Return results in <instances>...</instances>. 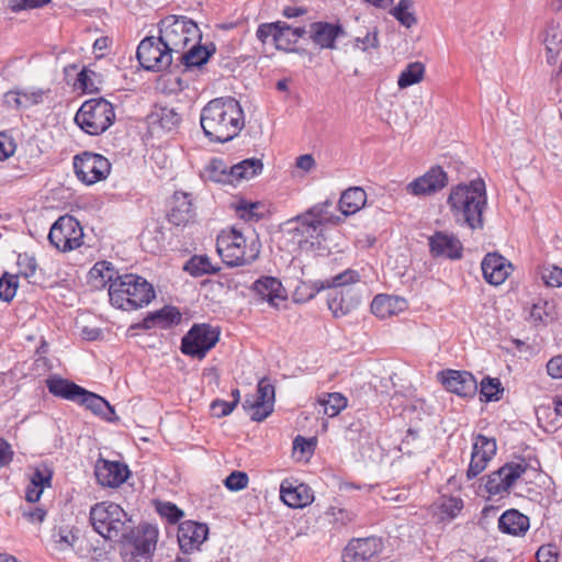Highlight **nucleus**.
<instances>
[{"mask_svg": "<svg viewBox=\"0 0 562 562\" xmlns=\"http://www.w3.org/2000/svg\"><path fill=\"white\" fill-rule=\"evenodd\" d=\"M200 124L211 143H226L245 127V113L235 98H215L202 108Z\"/></svg>", "mask_w": 562, "mask_h": 562, "instance_id": "obj_1", "label": "nucleus"}, {"mask_svg": "<svg viewBox=\"0 0 562 562\" xmlns=\"http://www.w3.org/2000/svg\"><path fill=\"white\" fill-rule=\"evenodd\" d=\"M447 205L454 223L471 231L484 228V213L487 209L485 182L475 179L459 183L450 189Z\"/></svg>", "mask_w": 562, "mask_h": 562, "instance_id": "obj_2", "label": "nucleus"}, {"mask_svg": "<svg viewBox=\"0 0 562 562\" xmlns=\"http://www.w3.org/2000/svg\"><path fill=\"white\" fill-rule=\"evenodd\" d=\"M108 292L111 305L123 311L142 308L156 297L153 284L134 273L116 274Z\"/></svg>", "mask_w": 562, "mask_h": 562, "instance_id": "obj_3", "label": "nucleus"}, {"mask_svg": "<svg viewBox=\"0 0 562 562\" xmlns=\"http://www.w3.org/2000/svg\"><path fill=\"white\" fill-rule=\"evenodd\" d=\"M216 250L227 267L248 266L258 259L261 243L255 233L246 235L233 227L217 237Z\"/></svg>", "mask_w": 562, "mask_h": 562, "instance_id": "obj_4", "label": "nucleus"}, {"mask_svg": "<svg viewBox=\"0 0 562 562\" xmlns=\"http://www.w3.org/2000/svg\"><path fill=\"white\" fill-rule=\"evenodd\" d=\"M93 529L104 539L122 542L133 538V521L115 503H98L90 510Z\"/></svg>", "mask_w": 562, "mask_h": 562, "instance_id": "obj_5", "label": "nucleus"}, {"mask_svg": "<svg viewBox=\"0 0 562 562\" xmlns=\"http://www.w3.org/2000/svg\"><path fill=\"white\" fill-rule=\"evenodd\" d=\"M114 108L103 98L83 102L74 117L78 127L89 135L104 133L114 123Z\"/></svg>", "mask_w": 562, "mask_h": 562, "instance_id": "obj_6", "label": "nucleus"}, {"mask_svg": "<svg viewBox=\"0 0 562 562\" xmlns=\"http://www.w3.org/2000/svg\"><path fill=\"white\" fill-rule=\"evenodd\" d=\"M159 37L171 53H180L189 43L200 38V30L186 16L169 15L160 21Z\"/></svg>", "mask_w": 562, "mask_h": 562, "instance_id": "obj_7", "label": "nucleus"}, {"mask_svg": "<svg viewBox=\"0 0 562 562\" xmlns=\"http://www.w3.org/2000/svg\"><path fill=\"white\" fill-rule=\"evenodd\" d=\"M218 327L206 323L194 324L181 339L180 350L183 355L202 360L220 340Z\"/></svg>", "mask_w": 562, "mask_h": 562, "instance_id": "obj_8", "label": "nucleus"}, {"mask_svg": "<svg viewBox=\"0 0 562 562\" xmlns=\"http://www.w3.org/2000/svg\"><path fill=\"white\" fill-rule=\"evenodd\" d=\"M289 223L295 224L292 228L293 238L296 240L301 250L318 254L327 250V247L324 245V226L321 225L317 220L301 213L290 220Z\"/></svg>", "mask_w": 562, "mask_h": 562, "instance_id": "obj_9", "label": "nucleus"}, {"mask_svg": "<svg viewBox=\"0 0 562 562\" xmlns=\"http://www.w3.org/2000/svg\"><path fill=\"white\" fill-rule=\"evenodd\" d=\"M72 168L82 183L94 184L110 175L111 164L100 154L85 151L75 156Z\"/></svg>", "mask_w": 562, "mask_h": 562, "instance_id": "obj_10", "label": "nucleus"}, {"mask_svg": "<svg viewBox=\"0 0 562 562\" xmlns=\"http://www.w3.org/2000/svg\"><path fill=\"white\" fill-rule=\"evenodd\" d=\"M142 67L150 71H162L172 64V53L165 47L160 37L144 38L136 52Z\"/></svg>", "mask_w": 562, "mask_h": 562, "instance_id": "obj_11", "label": "nucleus"}, {"mask_svg": "<svg viewBox=\"0 0 562 562\" xmlns=\"http://www.w3.org/2000/svg\"><path fill=\"white\" fill-rule=\"evenodd\" d=\"M276 391L268 378L259 380L256 396H246L241 406L249 413L251 420L262 422L271 415L274 407Z\"/></svg>", "mask_w": 562, "mask_h": 562, "instance_id": "obj_12", "label": "nucleus"}, {"mask_svg": "<svg viewBox=\"0 0 562 562\" xmlns=\"http://www.w3.org/2000/svg\"><path fill=\"white\" fill-rule=\"evenodd\" d=\"M528 463L525 460L520 462H507L498 470L486 475L485 490L490 495H503L509 493L516 481L526 473Z\"/></svg>", "mask_w": 562, "mask_h": 562, "instance_id": "obj_13", "label": "nucleus"}, {"mask_svg": "<svg viewBox=\"0 0 562 562\" xmlns=\"http://www.w3.org/2000/svg\"><path fill=\"white\" fill-rule=\"evenodd\" d=\"M496 451L495 438H490L482 434L474 435L471 459L465 472L467 480L471 481L477 477L487 468Z\"/></svg>", "mask_w": 562, "mask_h": 562, "instance_id": "obj_14", "label": "nucleus"}, {"mask_svg": "<svg viewBox=\"0 0 562 562\" xmlns=\"http://www.w3.org/2000/svg\"><path fill=\"white\" fill-rule=\"evenodd\" d=\"M428 247L434 259L459 260L463 256V245L452 233L436 231L428 237Z\"/></svg>", "mask_w": 562, "mask_h": 562, "instance_id": "obj_15", "label": "nucleus"}, {"mask_svg": "<svg viewBox=\"0 0 562 562\" xmlns=\"http://www.w3.org/2000/svg\"><path fill=\"white\" fill-rule=\"evenodd\" d=\"M383 550L382 540L378 537L352 539L342 552V562H372Z\"/></svg>", "mask_w": 562, "mask_h": 562, "instance_id": "obj_16", "label": "nucleus"}, {"mask_svg": "<svg viewBox=\"0 0 562 562\" xmlns=\"http://www.w3.org/2000/svg\"><path fill=\"white\" fill-rule=\"evenodd\" d=\"M437 376L451 393L462 397H472L476 394L477 382L471 372L448 369L440 371Z\"/></svg>", "mask_w": 562, "mask_h": 562, "instance_id": "obj_17", "label": "nucleus"}, {"mask_svg": "<svg viewBox=\"0 0 562 562\" xmlns=\"http://www.w3.org/2000/svg\"><path fill=\"white\" fill-rule=\"evenodd\" d=\"M209 527L206 524L186 520L178 527V542L183 553H192L207 539Z\"/></svg>", "mask_w": 562, "mask_h": 562, "instance_id": "obj_18", "label": "nucleus"}, {"mask_svg": "<svg viewBox=\"0 0 562 562\" xmlns=\"http://www.w3.org/2000/svg\"><path fill=\"white\" fill-rule=\"evenodd\" d=\"M448 183V176L439 166L430 168L424 176L407 184V192L419 196L436 193Z\"/></svg>", "mask_w": 562, "mask_h": 562, "instance_id": "obj_19", "label": "nucleus"}, {"mask_svg": "<svg viewBox=\"0 0 562 562\" xmlns=\"http://www.w3.org/2000/svg\"><path fill=\"white\" fill-rule=\"evenodd\" d=\"M72 402L85 407L97 416L112 420L114 408L102 396L89 392L82 386L72 382Z\"/></svg>", "mask_w": 562, "mask_h": 562, "instance_id": "obj_20", "label": "nucleus"}, {"mask_svg": "<svg viewBox=\"0 0 562 562\" xmlns=\"http://www.w3.org/2000/svg\"><path fill=\"white\" fill-rule=\"evenodd\" d=\"M195 211L189 193L175 192L170 202L168 221L176 226H186L193 222Z\"/></svg>", "mask_w": 562, "mask_h": 562, "instance_id": "obj_21", "label": "nucleus"}, {"mask_svg": "<svg viewBox=\"0 0 562 562\" xmlns=\"http://www.w3.org/2000/svg\"><path fill=\"white\" fill-rule=\"evenodd\" d=\"M481 269L486 282L499 285L510 274L512 265L503 256L493 252L483 258Z\"/></svg>", "mask_w": 562, "mask_h": 562, "instance_id": "obj_22", "label": "nucleus"}, {"mask_svg": "<svg viewBox=\"0 0 562 562\" xmlns=\"http://www.w3.org/2000/svg\"><path fill=\"white\" fill-rule=\"evenodd\" d=\"M280 497L292 508H302L314 501L313 491L306 484L284 480L280 485Z\"/></svg>", "mask_w": 562, "mask_h": 562, "instance_id": "obj_23", "label": "nucleus"}, {"mask_svg": "<svg viewBox=\"0 0 562 562\" xmlns=\"http://www.w3.org/2000/svg\"><path fill=\"white\" fill-rule=\"evenodd\" d=\"M128 467L119 461H103L95 468V477L99 484L108 487L122 485L130 476Z\"/></svg>", "mask_w": 562, "mask_h": 562, "instance_id": "obj_24", "label": "nucleus"}, {"mask_svg": "<svg viewBox=\"0 0 562 562\" xmlns=\"http://www.w3.org/2000/svg\"><path fill=\"white\" fill-rule=\"evenodd\" d=\"M48 93L49 90L34 87L9 91L4 95V102L8 105H14L16 109H29L42 104L48 98Z\"/></svg>", "mask_w": 562, "mask_h": 562, "instance_id": "obj_25", "label": "nucleus"}, {"mask_svg": "<svg viewBox=\"0 0 562 562\" xmlns=\"http://www.w3.org/2000/svg\"><path fill=\"white\" fill-rule=\"evenodd\" d=\"M252 290L261 300L267 301L271 306L277 307L281 301L286 299V292L281 283L274 277H262L258 279Z\"/></svg>", "mask_w": 562, "mask_h": 562, "instance_id": "obj_26", "label": "nucleus"}, {"mask_svg": "<svg viewBox=\"0 0 562 562\" xmlns=\"http://www.w3.org/2000/svg\"><path fill=\"white\" fill-rule=\"evenodd\" d=\"M181 319L180 312L173 306H165L156 312L148 313L142 323L137 324L138 328H168L173 324H178Z\"/></svg>", "mask_w": 562, "mask_h": 562, "instance_id": "obj_27", "label": "nucleus"}, {"mask_svg": "<svg viewBox=\"0 0 562 562\" xmlns=\"http://www.w3.org/2000/svg\"><path fill=\"white\" fill-rule=\"evenodd\" d=\"M311 40L319 48H335L337 37L342 33L340 25L327 22H315L311 24Z\"/></svg>", "mask_w": 562, "mask_h": 562, "instance_id": "obj_28", "label": "nucleus"}, {"mask_svg": "<svg viewBox=\"0 0 562 562\" xmlns=\"http://www.w3.org/2000/svg\"><path fill=\"white\" fill-rule=\"evenodd\" d=\"M48 241L59 251L70 250V214L59 216L52 225Z\"/></svg>", "mask_w": 562, "mask_h": 562, "instance_id": "obj_29", "label": "nucleus"}, {"mask_svg": "<svg viewBox=\"0 0 562 562\" xmlns=\"http://www.w3.org/2000/svg\"><path fill=\"white\" fill-rule=\"evenodd\" d=\"M53 473L47 467H38L30 476V484L25 491V499L29 503L40 501L44 488L49 487L52 483Z\"/></svg>", "mask_w": 562, "mask_h": 562, "instance_id": "obj_30", "label": "nucleus"}, {"mask_svg": "<svg viewBox=\"0 0 562 562\" xmlns=\"http://www.w3.org/2000/svg\"><path fill=\"white\" fill-rule=\"evenodd\" d=\"M529 528V518L516 509L503 513L498 519V529L503 533L521 536Z\"/></svg>", "mask_w": 562, "mask_h": 562, "instance_id": "obj_31", "label": "nucleus"}, {"mask_svg": "<svg viewBox=\"0 0 562 562\" xmlns=\"http://www.w3.org/2000/svg\"><path fill=\"white\" fill-rule=\"evenodd\" d=\"M406 301L404 299L387 294L376 295L371 303V312L379 318L384 319L398 311L404 310Z\"/></svg>", "mask_w": 562, "mask_h": 562, "instance_id": "obj_32", "label": "nucleus"}, {"mask_svg": "<svg viewBox=\"0 0 562 562\" xmlns=\"http://www.w3.org/2000/svg\"><path fill=\"white\" fill-rule=\"evenodd\" d=\"M367 202V193L360 187L345 190L339 199V210L344 215H352L361 210Z\"/></svg>", "mask_w": 562, "mask_h": 562, "instance_id": "obj_33", "label": "nucleus"}, {"mask_svg": "<svg viewBox=\"0 0 562 562\" xmlns=\"http://www.w3.org/2000/svg\"><path fill=\"white\" fill-rule=\"evenodd\" d=\"M119 274L111 262L99 261L88 272V283L93 289H102L108 283L109 285L115 280V276Z\"/></svg>", "mask_w": 562, "mask_h": 562, "instance_id": "obj_34", "label": "nucleus"}, {"mask_svg": "<svg viewBox=\"0 0 562 562\" xmlns=\"http://www.w3.org/2000/svg\"><path fill=\"white\" fill-rule=\"evenodd\" d=\"M133 542L135 553L142 557H148L156 548L157 530L150 525L142 526V536L135 537L131 540H123L122 542Z\"/></svg>", "mask_w": 562, "mask_h": 562, "instance_id": "obj_35", "label": "nucleus"}, {"mask_svg": "<svg viewBox=\"0 0 562 562\" xmlns=\"http://www.w3.org/2000/svg\"><path fill=\"white\" fill-rule=\"evenodd\" d=\"M214 53L215 47L213 44L210 47L194 44L187 53L181 54L180 59L188 68L201 67L207 63Z\"/></svg>", "mask_w": 562, "mask_h": 562, "instance_id": "obj_36", "label": "nucleus"}, {"mask_svg": "<svg viewBox=\"0 0 562 562\" xmlns=\"http://www.w3.org/2000/svg\"><path fill=\"white\" fill-rule=\"evenodd\" d=\"M70 528L67 525L54 527L47 540V549L52 554L65 553L70 546Z\"/></svg>", "mask_w": 562, "mask_h": 562, "instance_id": "obj_37", "label": "nucleus"}, {"mask_svg": "<svg viewBox=\"0 0 562 562\" xmlns=\"http://www.w3.org/2000/svg\"><path fill=\"white\" fill-rule=\"evenodd\" d=\"M263 164L258 158H248L234 166H231V175H233L234 182L243 179H251L261 173Z\"/></svg>", "mask_w": 562, "mask_h": 562, "instance_id": "obj_38", "label": "nucleus"}, {"mask_svg": "<svg viewBox=\"0 0 562 562\" xmlns=\"http://www.w3.org/2000/svg\"><path fill=\"white\" fill-rule=\"evenodd\" d=\"M184 270L192 277H202L204 274H215L221 268L214 266L206 255H195L184 265Z\"/></svg>", "mask_w": 562, "mask_h": 562, "instance_id": "obj_39", "label": "nucleus"}, {"mask_svg": "<svg viewBox=\"0 0 562 562\" xmlns=\"http://www.w3.org/2000/svg\"><path fill=\"white\" fill-rule=\"evenodd\" d=\"M327 304L334 317L339 318L349 314L358 302L347 299L342 292H334L328 295Z\"/></svg>", "mask_w": 562, "mask_h": 562, "instance_id": "obj_40", "label": "nucleus"}, {"mask_svg": "<svg viewBox=\"0 0 562 562\" xmlns=\"http://www.w3.org/2000/svg\"><path fill=\"white\" fill-rule=\"evenodd\" d=\"M318 404L328 417L337 416L347 407V398L340 393H326L318 398Z\"/></svg>", "mask_w": 562, "mask_h": 562, "instance_id": "obj_41", "label": "nucleus"}, {"mask_svg": "<svg viewBox=\"0 0 562 562\" xmlns=\"http://www.w3.org/2000/svg\"><path fill=\"white\" fill-rule=\"evenodd\" d=\"M153 117L162 130L168 132L176 130L181 123V115L175 109L167 106L156 109Z\"/></svg>", "mask_w": 562, "mask_h": 562, "instance_id": "obj_42", "label": "nucleus"}, {"mask_svg": "<svg viewBox=\"0 0 562 562\" xmlns=\"http://www.w3.org/2000/svg\"><path fill=\"white\" fill-rule=\"evenodd\" d=\"M206 175L211 181L218 183H234L233 175H231V167H228L222 159L213 158L206 167Z\"/></svg>", "mask_w": 562, "mask_h": 562, "instance_id": "obj_43", "label": "nucleus"}, {"mask_svg": "<svg viewBox=\"0 0 562 562\" xmlns=\"http://www.w3.org/2000/svg\"><path fill=\"white\" fill-rule=\"evenodd\" d=\"M425 66L419 61L411 63L401 72L397 85L401 89H405L423 80Z\"/></svg>", "mask_w": 562, "mask_h": 562, "instance_id": "obj_44", "label": "nucleus"}, {"mask_svg": "<svg viewBox=\"0 0 562 562\" xmlns=\"http://www.w3.org/2000/svg\"><path fill=\"white\" fill-rule=\"evenodd\" d=\"M99 76L94 71L85 67L78 74L72 88L80 90L82 93H92L99 90Z\"/></svg>", "mask_w": 562, "mask_h": 562, "instance_id": "obj_45", "label": "nucleus"}, {"mask_svg": "<svg viewBox=\"0 0 562 562\" xmlns=\"http://www.w3.org/2000/svg\"><path fill=\"white\" fill-rule=\"evenodd\" d=\"M463 508V501L460 497L457 496H443L441 497L438 509H439V517L441 520L448 519H454L461 509Z\"/></svg>", "mask_w": 562, "mask_h": 562, "instance_id": "obj_46", "label": "nucleus"}, {"mask_svg": "<svg viewBox=\"0 0 562 562\" xmlns=\"http://www.w3.org/2000/svg\"><path fill=\"white\" fill-rule=\"evenodd\" d=\"M326 289L323 281L301 282L293 292V300L296 303H305L315 297V295Z\"/></svg>", "mask_w": 562, "mask_h": 562, "instance_id": "obj_47", "label": "nucleus"}, {"mask_svg": "<svg viewBox=\"0 0 562 562\" xmlns=\"http://www.w3.org/2000/svg\"><path fill=\"white\" fill-rule=\"evenodd\" d=\"M331 205V201L326 200L325 202L311 206L303 213L311 218L317 220L321 225L325 226L327 223H337L340 220L338 216H334L328 212V207Z\"/></svg>", "mask_w": 562, "mask_h": 562, "instance_id": "obj_48", "label": "nucleus"}, {"mask_svg": "<svg viewBox=\"0 0 562 562\" xmlns=\"http://www.w3.org/2000/svg\"><path fill=\"white\" fill-rule=\"evenodd\" d=\"M413 2L411 0H401L391 11L392 15L404 26L411 27L416 24V18L412 12Z\"/></svg>", "mask_w": 562, "mask_h": 562, "instance_id": "obj_49", "label": "nucleus"}, {"mask_svg": "<svg viewBox=\"0 0 562 562\" xmlns=\"http://www.w3.org/2000/svg\"><path fill=\"white\" fill-rule=\"evenodd\" d=\"M19 286V274L4 272L0 278V300L11 302Z\"/></svg>", "mask_w": 562, "mask_h": 562, "instance_id": "obj_50", "label": "nucleus"}, {"mask_svg": "<svg viewBox=\"0 0 562 562\" xmlns=\"http://www.w3.org/2000/svg\"><path fill=\"white\" fill-rule=\"evenodd\" d=\"M504 389L497 378H484L481 381V395L485 397L487 402L498 401L502 396Z\"/></svg>", "mask_w": 562, "mask_h": 562, "instance_id": "obj_51", "label": "nucleus"}, {"mask_svg": "<svg viewBox=\"0 0 562 562\" xmlns=\"http://www.w3.org/2000/svg\"><path fill=\"white\" fill-rule=\"evenodd\" d=\"M48 391L55 396L70 400V382L58 375H52L46 380Z\"/></svg>", "mask_w": 562, "mask_h": 562, "instance_id": "obj_52", "label": "nucleus"}, {"mask_svg": "<svg viewBox=\"0 0 562 562\" xmlns=\"http://www.w3.org/2000/svg\"><path fill=\"white\" fill-rule=\"evenodd\" d=\"M359 273L356 270L347 269L341 273L333 277L329 280L323 281L326 289L339 288L348 284H352L359 281Z\"/></svg>", "mask_w": 562, "mask_h": 562, "instance_id": "obj_53", "label": "nucleus"}, {"mask_svg": "<svg viewBox=\"0 0 562 562\" xmlns=\"http://www.w3.org/2000/svg\"><path fill=\"white\" fill-rule=\"evenodd\" d=\"M156 510L170 524H176L183 517V512L177 505L170 502H157Z\"/></svg>", "mask_w": 562, "mask_h": 562, "instance_id": "obj_54", "label": "nucleus"}, {"mask_svg": "<svg viewBox=\"0 0 562 562\" xmlns=\"http://www.w3.org/2000/svg\"><path fill=\"white\" fill-rule=\"evenodd\" d=\"M16 265L19 268V276L26 279L34 277L37 269L35 257L30 256L29 254H20L18 256Z\"/></svg>", "mask_w": 562, "mask_h": 562, "instance_id": "obj_55", "label": "nucleus"}, {"mask_svg": "<svg viewBox=\"0 0 562 562\" xmlns=\"http://www.w3.org/2000/svg\"><path fill=\"white\" fill-rule=\"evenodd\" d=\"M282 27H280L279 34L276 35V47L280 50L285 52H294V45L296 44L295 40L288 34L290 30V25L285 22L281 23Z\"/></svg>", "mask_w": 562, "mask_h": 562, "instance_id": "obj_56", "label": "nucleus"}, {"mask_svg": "<svg viewBox=\"0 0 562 562\" xmlns=\"http://www.w3.org/2000/svg\"><path fill=\"white\" fill-rule=\"evenodd\" d=\"M248 481L249 479L247 473L234 471L225 479L224 484L227 490L238 492L247 487Z\"/></svg>", "mask_w": 562, "mask_h": 562, "instance_id": "obj_57", "label": "nucleus"}, {"mask_svg": "<svg viewBox=\"0 0 562 562\" xmlns=\"http://www.w3.org/2000/svg\"><path fill=\"white\" fill-rule=\"evenodd\" d=\"M281 23H282V21L260 24L256 32L257 38L262 44H265L268 41V38L271 36L273 38V42L276 43V35L279 34V32H281L280 31V27H282Z\"/></svg>", "mask_w": 562, "mask_h": 562, "instance_id": "obj_58", "label": "nucleus"}, {"mask_svg": "<svg viewBox=\"0 0 562 562\" xmlns=\"http://www.w3.org/2000/svg\"><path fill=\"white\" fill-rule=\"evenodd\" d=\"M562 43L561 33L554 27L548 29L544 36V45L547 52H555V55L560 54V46Z\"/></svg>", "mask_w": 562, "mask_h": 562, "instance_id": "obj_59", "label": "nucleus"}, {"mask_svg": "<svg viewBox=\"0 0 562 562\" xmlns=\"http://www.w3.org/2000/svg\"><path fill=\"white\" fill-rule=\"evenodd\" d=\"M542 278L547 285L549 286H561L562 285V269L552 266L547 268L542 274Z\"/></svg>", "mask_w": 562, "mask_h": 562, "instance_id": "obj_60", "label": "nucleus"}, {"mask_svg": "<svg viewBox=\"0 0 562 562\" xmlns=\"http://www.w3.org/2000/svg\"><path fill=\"white\" fill-rule=\"evenodd\" d=\"M235 408V403L226 402L223 400H215L211 404L213 415L217 418L229 415Z\"/></svg>", "mask_w": 562, "mask_h": 562, "instance_id": "obj_61", "label": "nucleus"}, {"mask_svg": "<svg viewBox=\"0 0 562 562\" xmlns=\"http://www.w3.org/2000/svg\"><path fill=\"white\" fill-rule=\"evenodd\" d=\"M538 562H558V552L553 544L542 546L536 553Z\"/></svg>", "mask_w": 562, "mask_h": 562, "instance_id": "obj_62", "label": "nucleus"}, {"mask_svg": "<svg viewBox=\"0 0 562 562\" xmlns=\"http://www.w3.org/2000/svg\"><path fill=\"white\" fill-rule=\"evenodd\" d=\"M549 305H550L549 302L539 300L538 302H536L532 305V307L530 310V317L535 322H543L544 317L549 315V312H548Z\"/></svg>", "mask_w": 562, "mask_h": 562, "instance_id": "obj_63", "label": "nucleus"}, {"mask_svg": "<svg viewBox=\"0 0 562 562\" xmlns=\"http://www.w3.org/2000/svg\"><path fill=\"white\" fill-rule=\"evenodd\" d=\"M548 374L553 379L562 378V355L553 357L547 363Z\"/></svg>", "mask_w": 562, "mask_h": 562, "instance_id": "obj_64", "label": "nucleus"}]
</instances>
